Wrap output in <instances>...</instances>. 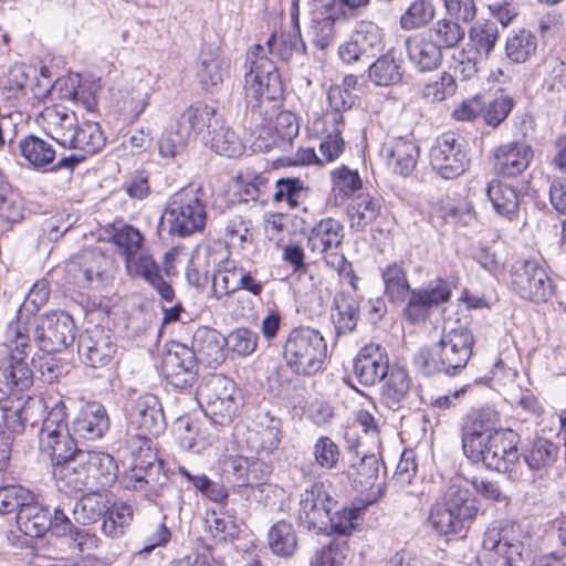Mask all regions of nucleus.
<instances>
[{
  "mask_svg": "<svg viewBox=\"0 0 566 566\" xmlns=\"http://www.w3.org/2000/svg\"><path fill=\"white\" fill-rule=\"evenodd\" d=\"M227 346L226 337L212 328H199L192 339V347L197 363L202 361L209 366H219L224 361Z\"/></svg>",
  "mask_w": 566,
  "mask_h": 566,
  "instance_id": "obj_26",
  "label": "nucleus"
},
{
  "mask_svg": "<svg viewBox=\"0 0 566 566\" xmlns=\"http://www.w3.org/2000/svg\"><path fill=\"white\" fill-rule=\"evenodd\" d=\"M388 166L398 175L407 177L417 167L419 146L411 137H394L384 145Z\"/></svg>",
  "mask_w": 566,
  "mask_h": 566,
  "instance_id": "obj_23",
  "label": "nucleus"
},
{
  "mask_svg": "<svg viewBox=\"0 0 566 566\" xmlns=\"http://www.w3.org/2000/svg\"><path fill=\"white\" fill-rule=\"evenodd\" d=\"M336 19L332 13L315 12L310 25L308 34L316 48L324 50L336 39Z\"/></svg>",
  "mask_w": 566,
  "mask_h": 566,
  "instance_id": "obj_53",
  "label": "nucleus"
},
{
  "mask_svg": "<svg viewBox=\"0 0 566 566\" xmlns=\"http://www.w3.org/2000/svg\"><path fill=\"white\" fill-rule=\"evenodd\" d=\"M77 352L84 364L92 368H102L113 359L116 345L108 332L95 326L80 335Z\"/></svg>",
  "mask_w": 566,
  "mask_h": 566,
  "instance_id": "obj_18",
  "label": "nucleus"
},
{
  "mask_svg": "<svg viewBox=\"0 0 566 566\" xmlns=\"http://www.w3.org/2000/svg\"><path fill=\"white\" fill-rule=\"evenodd\" d=\"M209 138L205 137L206 144H210L211 149L217 154L234 158L240 156L244 146L234 130L230 127L223 126L218 118V125L209 130Z\"/></svg>",
  "mask_w": 566,
  "mask_h": 566,
  "instance_id": "obj_39",
  "label": "nucleus"
},
{
  "mask_svg": "<svg viewBox=\"0 0 566 566\" xmlns=\"http://www.w3.org/2000/svg\"><path fill=\"white\" fill-rule=\"evenodd\" d=\"M511 286L521 298L536 304L547 302L555 292L553 279L536 260H524L513 265Z\"/></svg>",
  "mask_w": 566,
  "mask_h": 566,
  "instance_id": "obj_9",
  "label": "nucleus"
},
{
  "mask_svg": "<svg viewBox=\"0 0 566 566\" xmlns=\"http://www.w3.org/2000/svg\"><path fill=\"white\" fill-rule=\"evenodd\" d=\"M107 502L97 490L83 495L74 505L73 516L76 523L88 525L97 522L106 513Z\"/></svg>",
  "mask_w": 566,
  "mask_h": 566,
  "instance_id": "obj_47",
  "label": "nucleus"
},
{
  "mask_svg": "<svg viewBox=\"0 0 566 566\" xmlns=\"http://www.w3.org/2000/svg\"><path fill=\"white\" fill-rule=\"evenodd\" d=\"M390 369L388 352L378 343L370 342L364 345L353 359V375L364 387L381 382Z\"/></svg>",
  "mask_w": 566,
  "mask_h": 566,
  "instance_id": "obj_13",
  "label": "nucleus"
},
{
  "mask_svg": "<svg viewBox=\"0 0 566 566\" xmlns=\"http://www.w3.org/2000/svg\"><path fill=\"white\" fill-rule=\"evenodd\" d=\"M485 191L494 210L499 214L510 216L517 211L520 200L515 188L497 179H492L488 184Z\"/></svg>",
  "mask_w": 566,
  "mask_h": 566,
  "instance_id": "obj_44",
  "label": "nucleus"
},
{
  "mask_svg": "<svg viewBox=\"0 0 566 566\" xmlns=\"http://www.w3.org/2000/svg\"><path fill=\"white\" fill-rule=\"evenodd\" d=\"M50 526L49 532L55 536H67L73 538L81 551H84L86 545H96V536L88 534L86 531L75 526L65 512L59 506L54 510V513H50Z\"/></svg>",
  "mask_w": 566,
  "mask_h": 566,
  "instance_id": "obj_42",
  "label": "nucleus"
},
{
  "mask_svg": "<svg viewBox=\"0 0 566 566\" xmlns=\"http://www.w3.org/2000/svg\"><path fill=\"white\" fill-rule=\"evenodd\" d=\"M352 39L366 52L367 60L384 49V32L376 23L361 20L356 23Z\"/></svg>",
  "mask_w": 566,
  "mask_h": 566,
  "instance_id": "obj_48",
  "label": "nucleus"
},
{
  "mask_svg": "<svg viewBox=\"0 0 566 566\" xmlns=\"http://www.w3.org/2000/svg\"><path fill=\"white\" fill-rule=\"evenodd\" d=\"M129 276L144 279L148 284L160 275L159 265L150 254L142 252L125 262Z\"/></svg>",
  "mask_w": 566,
  "mask_h": 566,
  "instance_id": "obj_62",
  "label": "nucleus"
},
{
  "mask_svg": "<svg viewBox=\"0 0 566 566\" xmlns=\"http://www.w3.org/2000/svg\"><path fill=\"white\" fill-rule=\"evenodd\" d=\"M326 356L324 337L310 327L292 329L283 346V358L287 367L300 376H312L319 371Z\"/></svg>",
  "mask_w": 566,
  "mask_h": 566,
  "instance_id": "obj_5",
  "label": "nucleus"
},
{
  "mask_svg": "<svg viewBox=\"0 0 566 566\" xmlns=\"http://www.w3.org/2000/svg\"><path fill=\"white\" fill-rule=\"evenodd\" d=\"M282 437L281 419L266 411L256 415L255 429L249 443L256 453L271 454L279 448Z\"/></svg>",
  "mask_w": 566,
  "mask_h": 566,
  "instance_id": "obj_24",
  "label": "nucleus"
},
{
  "mask_svg": "<svg viewBox=\"0 0 566 566\" xmlns=\"http://www.w3.org/2000/svg\"><path fill=\"white\" fill-rule=\"evenodd\" d=\"M84 458L96 490L112 485L118 471L115 459L102 451H84Z\"/></svg>",
  "mask_w": 566,
  "mask_h": 566,
  "instance_id": "obj_36",
  "label": "nucleus"
},
{
  "mask_svg": "<svg viewBox=\"0 0 566 566\" xmlns=\"http://www.w3.org/2000/svg\"><path fill=\"white\" fill-rule=\"evenodd\" d=\"M197 399L206 417L219 426H229L241 406L234 381L219 374L209 375L199 384Z\"/></svg>",
  "mask_w": 566,
  "mask_h": 566,
  "instance_id": "obj_6",
  "label": "nucleus"
},
{
  "mask_svg": "<svg viewBox=\"0 0 566 566\" xmlns=\"http://www.w3.org/2000/svg\"><path fill=\"white\" fill-rule=\"evenodd\" d=\"M344 239V227L334 218H324L311 230L307 247L313 253L322 255L327 265L338 272H344L350 264L338 250Z\"/></svg>",
  "mask_w": 566,
  "mask_h": 566,
  "instance_id": "obj_11",
  "label": "nucleus"
},
{
  "mask_svg": "<svg viewBox=\"0 0 566 566\" xmlns=\"http://www.w3.org/2000/svg\"><path fill=\"white\" fill-rule=\"evenodd\" d=\"M348 546L346 541H333L331 544L316 551L311 558V566H340L347 558Z\"/></svg>",
  "mask_w": 566,
  "mask_h": 566,
  "instance_id": "obj_63",
  "label": "nucleus"
},
{
  "mask_svg": "<svg viewBox=\"0 0 566 566\" xmlns=\"http://www.w3.org/2000/svg\"><path fill=\"white\" fill-rule=\"evenodd\" d=\"M434 17V6L430 0H415L400 17L403 30H415L429 23Z\"/></svg>",
  "mask_w": 566,
  "mask_h": 566,
  "instance_id": "obj_59",
  "label": "nucleus"
},
{
  "mask_svg": "<svg viewBox=\"0 0 566 566\" xmlns=\"http://www.w3.org/2000/svg\"><path fill=\"white\" fill-rule=\"evenodd\" d=\"M559 453V448L554 442L539 438L536 439L528 453L525 455V461L530 469L541 470L553 465Z\"/></svg>",
  "mask_w": 566,
  "mask_h": 566,
  "instance_id": "obj_56",
  "label": "nucleus"
},
{
  "mask_svg": "<svg viewBox=\"0 0 566 566\" xmlns=\"http://www.w3.org/2000/svg\"><path fill=\"white\" fill-rule=\"evenodd\" d=\"M379 460L375 454L364 455L358 463L349 468L348 476L356 486L371 488L378 479Z\"/></svg>",
  "mask_w": 566,
  "mask_h": 566,
  "instance_id": "obj_60",
  "label": "nucleus"
},
{
  "mask_svg": "<svg viewBox=\"0 0 566 566\" xmlns=\"http://www.w3.org/2000/svg\"><path fill=\"white\" fill-rule=\"evenodd\" d=\"M56 486L64 493H77L96 490L91 472L84 458V452L53 469Z\"/></svg>",
  "mask_w": 566,
  "mask_h": 566,
  "instance_id": "obj_21",
  "label": "nucleus"
},
{
  "mask_svg": "<svg viewBox=\"0 0 566 566\" xmlns=\"http://www.w3.org/2000/svg\"><path fill=\"white\" fill-rule=\"evenodd\" d=\"M382 381L381 403L391 410H399L403 407L411 390V379L408 371L398 365H394Z\"/></svg>",
  "mask_w": 566,
  "mask_h": 566,
  "instance_id": "obj_28",
  "label": "nucleus"
},
{
  "mask_svg": "<svg viewBox=\"0 0 566 566\" xmlns=\"http://www.w3.org/2000/svg\"><path fill=\"white\" fill-rule=\"evenodd\" d=\"M109 428L106 408L97 402L90 401L84 405L73 420V432L80 438L94 441L104 437Z\"/></svg>",
  "mask_w": 566,
  "mask_h": 566,
  "instance_id": "obj_22",
  "label": "nucleus"
},
{
  "mask_svg": "<svg viewBox=\"0 0 566 566\" xmlns=\"http://www.w3.org/2000/svg\"><path fill=\"white\" fill-rule=\"evenodd\" d=\"M518 443V433L505 428L465 457L472 463L482 462L489 470L507 473L513 470L520 460Z\"/></svg>",
  "mask_w": 566,
  "mask_h": 566,
  "instance_id": "obj_8",
  "label": "nucleus"
},
{
  "mask_svg": "<svg viewBox=\"0 0 566 566\" xmlns=\"http://www.w3.org/2000/svg\"><path fill=\"white\" fill-rule=\"evenodd\" d=\"M39 407L40 403L30 397L23 401L19 398L17 406L0 403V437L4 434V428L10 432L21 433L28 423L33 426L31 416Z\"/></svg>",
  "mask_w": 566,
  "mask_h": 566,
  "instance_id": "obj_32",
  "label": "nucleus"
},
{
  "mask_svg": "<svg viewBox=\"0 0 566 566\" xmlns=\"http://www.w3.org/2000/svg\"><path fill=\"white\" fill-rule=\"evenodd\" d=\"M218 125L216 109L205 103H196L186 108L177 120L185 134L189 137L193 132L200 134L207 128L208 132Z\"/></svg>",
  "mask_w": 566,
  "mask_h": 566,
  "instance_id": "obj_35",
  "label": "nucleus"
},
{
  "mask_svg": "<svg viewBox=\"0 0 566 566\" xmlns=\"http://www.w3.org/2000/svg\"><path fill=\"white\" fill-rule=\"evenodd\" d=\"M105 143L106 138L99 124L92 120H83L78 124L69 148L91 156L101 151Z\"/></svg>",
  "mask_w": 566,
  "mask_h": 566,
  "instance_id": "obj_41",
  "label": "nucleus"
},
{
  "mask_svg": "<svg viewBox=\"0 0 566 566\" xmlns=\"http://www.w3.org/2000/svg\"><path fill=\"white\" fill-rule=\"evenodd\" d=\"M405 74L403 62L391 49L378 56L368 66V78L376 86L388 87L399 84Z\"/></svg>",
  "mask_w": 566,
  "mask_h": 566,
  "instance_id": "obj_31",
  "label": "nucleus"
},
{
  "mask_svg": "<svg viewBox=\"0 0 566 566\" xmlns=\"http://www.w3.org/2000/svg\"><path fill=\"white\" fill-rule=\"evenodd\" d=\"M202 197L200 187H185L169 197L163 219L171 235L187 238L205 229L207 210Z\"/></svg>",
  "mask_w": 566,
  "mask_h": 566,
  "instance_id": "obj_4",
  "label": "nucleus"
},
{
  "mask_svg": "<svg viewBox=\"0 0 566 566\" xmlns=\"http://www.w3.org/2000/svg\"><path fill=\"white\" fill-rule=\"evenodd\" d=\"M430 164L444 179L461 176L469 165L463 139L450 133L438 137L430 149Z\"/></svg>",
  "mask_w": 566,
  "mask_h": 566,
  "instance_id": "obj_12",
  "label": "nucleus"
},
{
  "mask_svg": "<svg viewBox=\"0 0 566 566\" xmlns=\"http://www.w3.org/2000/svg\"><path fill=\"white\" fill-rule=\"evenodd\" d=\"M331 317L337 336L352 333L359 319V302L347 293L335 294L331 310Z\"/></svg>",
  "mask_w": 566,
  "mask_h": 566,
  "instance_id": "obj_30",
  "label": "nucleus"
},
{
  "mask_svg": "<svg viewBox=\"0 0 566 566\" xmlns=\"http://www.w3.org/2000/svg\"><path fill=\"white\" fill-rule=\"evenodd\" d=\"M385 295L389 301L403 302L411 291L407 273L401 263L394 262L381 270Z\"/></svg>",
  "mask_w": 566,
  "mask_h": 566,
  "instance_id": "obj_46",
  "label": "nucleus"
},
{
  "mask_svg": "<svg viewBox=\"0 0 566 566\" xmlns=\"http://www.w3.org/2000/svg\"><path fill=\"white\" fill-rule=\"evenodd\" d=\"M537 49V38L528 30L521 29L507 36L505 54L515 63L527 61Z\"/></svg>",
  "mask_w": 566,
  "mask_h": 566,
  "instance_id": "obj_49",
  "label": "nucleus"
},
{
  "mask_svg": "<svg viewBox=\"0 0 566 566\" xmlns=\"http://www.w3.org/2000/svg\"><path fill=\"white\" fill-rule=\"evenodd\" d=\"M109 266V258L99 249L91 248L71 258L65 264V271L71 283L86 287L103 282Z\"/></svg>",
  "mask_w": 566,
  "mask_h": 566,
  "instance_id": "obj_15",
  "label": "nucleus"
},
{
  "mask_svg": "<svg viewBox=\"0 0 566 566\" xmlns=\"http://www.w3.org/2000/svg\"><path fill=\"white\" fill-rule=\"evenodd\" d=\"M270 551L283 558L294 555L297 548V536L293 525L284 520L279 521L268 532Z\"/></svg>",
  "mask_w": 566,
  "mask_h": 566,
  "instance_id": "obj_40",
  "label": "nucleus"
},
{
  "mask_svg": "<svg viewBox=\"0 0 566 566\" xmlns=\"http://www.w3.org/2000/svg\"><path fill=\"white\" fill-rule=\"evenodd\" d=\"M125 417L129 430L137 431L133 439L147 443V436H158L166 427L160 401L155 395L146 394L132 399L125 406Z\"/></svg>",
  "mask_w": 566,
  "mask_h": 566,
  "instance_id": "obj_10",
  "label": "nucleus"
},
{
  "mask_svg": "<svg viewBox=\"0 0 566 566\" xmlns=\"http://www.w3.org/2000/svg\"><path fill=\"white\" fill-rule=\"evenodd\" d=\"M473 345L472 332L458 326L444 332L434 345L416 353L413 364L426 376L441 373L454 375L468 365Z\"/></svg>",
  "mask_w": 566,
  "mask_h": 566,
  "instance_id": "obj_2",
  "label": "nucleus"
},
{
  "mask_svg": "<svg viewBox=\"0 0 566 566\" xmlns=\"http://www.w3.org/2000/svg\"><path fill=\"white\" fill-rule=\"evenodd\" d=\"M405 46L408 60L420 72L433 71L441 64L442 50L426 33L406 39Z\"/></svg>",
  "mask_w": 566,
  "mask_h": 566,
  "instance_id": "obj_25",
  "label": "nucleus"
},
{
  "mask_svg": "<svg viewBox=\"0 0 566 566\" xmlns=\"http://www.w3.org/2000/svg\"><path fill=\"white\" fill-rule=\"evenodd\" d=\"M22 218V205L0 171V219L7 223H17Z\"/></svg>",
  "mask_w": 566,
  "mask_h": 566,
  "instance_id": "obj_58",
  "label": "nucleus"
},
{
  "mask_svg": "<svg viewBox=\"0 0 566 566\" xmlns=\"http://www.w3.org/2000/svg\"><path fill=\"white\" fill-rule=\"evenodd\" d=\"M308 188L298 178H280L275 182L273 200L285 201L291 208H297L308 197Z\"/></svg>",
  "mask_w": 566,
  "mask_h": 566,
  "instance_id": "obj_54",
  "label": "nucleus"
},
{
  "mask_svg": "<svg viewBox=\"0 0 566 566\" xmlns=\"http://www.w3.org/2000/svg\"><path fill=\"white\" fill-rule=\"evenodd\" d=\"M62 432L64 434L70 433L66 422V406L65 402L60 399L51 407V410L42 422L39 432V443L59 438L62 436Z\"/></svg>",
  "mask_w": 566,
  "mask_h": 566,
  "instance_id": "obj_55",
  "label": "nucleus"
},
{
  "mask_svg": "<svg viewBox=\"0 0 566 566\" xmlns=\"http://www.w3.org/2000/svg\"><path fill=\"white\" fill-rule=\"evenodd\" d=\"M334 505L335 501L327 493L323 483L312 484L304 490L300 497V523L308 531H324Z\"/></svg>",
  "mask_w": 566,
  "mask_h": 566,
  "instance_id": "obj_14",
  "label": "nucleus"
},
{
  "mask_svg": "<svg viewBox=\"0 0 566 566\" xmlns=\"http://www.w3.org/2000/svg\"><path fill=\"white\" fill-rule=\"evenodd\" d=\"M109 240L117 247L119 254L124 256L126 262L127 259L138 253L144 237L138 229L128 224H120L113 227Z\"/></svg>",
  "mask_w": 566,
  "mask_h": 566,
  "instance_id": "obj_52",
  "label": "nucleus"
},
{
  "mask_svg": "<svg viewBox=\"0 0 566 566\" xmlns=\"http://www.w3.org/2000/svg\"><path fill=\"white\" fill-rule=\"evenodd\" d=\"M464 34V29L451 18L438 20L426 32L441 50L455 48Z\"/></svg>",
  "mask_w": 566,
  "mask_h": 566,
  "instance_id": "obj_50",
  "label": "nucleus"
},
{
  "mask_svg": "<svg viewBox=\"0 0 566 566\" xmlns=\"http://www.w3.org/2000/svg\"><path fill=\"white\" fill-rule=\"evenodd\" d=\"M244 69V99L252 114L272 119L279 107L282 82L277 66L268 57L266 49L254 44L247 53Z\"/></svg>",
  "mask_w": 566,
  "mask_h": 566,
  "instance_id": "obj_1",
  "label": "nucleus"
},
{
  "mask_svg": "<svg viewBox=\"0 0 566 566\" xmlns=\"http://www.w3.org/2000/svg\"><path fill=\"white\" fill-rule=\"evenodd\" d=\"M358 76L348 74L344 76L340 85H333L327 92L328 106L331 108L327 114L333 124L344 123V113L350 111L357 103L358 96L353 92L357 90Z\"/></svg>",
  "mask_w": 566,
  "mask_h": 566,
  "instance_id": "obj_27",
  "label": "nucleus"
},
{
  "mask_svg": "<svg viewBox=\"0 0 566 566\" xmlns=\"http://www.w3.org/2000/svg\"><path fill=\"white\" fill-rule=\"evenodd\" d=\"M532 158L533 149L530 145L510 142L494 150L493 169L499 176L514 178L528 167Z\"/></svg>",
  "mask_w": 566,
  "mask_h": 566,
  "instance_id": "obj_19",
  "label": "nucleus"
},
{
  "mask_svg": "<svg viewBox=\"0 0 566 566\" xmlns=\"http://www.w3.org/2000/svg\"><path fill=\"white\" fill-rule=\"evenodd\" d=\"M503 429L500 424V416L495 410L491 408L472 410L462 426L463 453L467 455L475 448H480L484 441Z\"/></svg>",
  "mask_w": 566,
  "mask_h": 566,
  "instance_id": "obj_17",
  "label": "nucleus"
},
{
  "mask_svg": "<svg viewBox=\"0 0 566 566\" xmlns=\"http://www.w3.org/2000/svg\"><path fill=\"white\" fill-rule=\"evenodd\" d=\"M20 323L28 328L29 344L31 336L38 347L46 353H59L73 344L76 335V327L71 315L63 311L52 312L34 319V322Z\"/></svg>",
  "mask_w": 566,
  "mask_h": 566,
  "instance_id": "obj_7",
  "label": "nucleus"
},
{
  "mask_svg": "<svg viewBox=\"0 0 566 566\" xmlns=\"http://www.w3.org/2000/svg\"><path fill=\"white\" fill-rule=\"evenodd\" d=\"M427 523L440 536L460 534L465 530L461 518H458L442 501L431 505Z\"/></svg>",
  "mask_w": 566,
  "mask_h": 566,
  "instance_id": "obj_43",
  "label": "nucleus"
},
{
  "mask_svg": "<svg viewBox=\"0 0 566 566\" xmlns=\"http://www.w3.org/2000/svg\"><path fill=\"white\" fill-rule=\"evenodd\" d=\"M4 346L10 357L8 365L0 367V403L9 405V396L14 389L23 391L33 382V373L24 361L32 348L28 328L20 323H10L6 331Z\"/></svg>",
  "mask_w": 566,
  "mask_h": 566,
  "instance_id": "obj_3",
  "label": "nucleus"
},
{
  "mask_svg": "<svg viewBox=\"0 0 566 566\" xmlns=\"http://www.w3.org/2000/svg\"><path fill=\"white\" fill-rule=\"evenodd\" d=\"M457 91L454 77L442 72L434 81L428 82L422 88V97L431 103L442 102L452 96Z\"/></svg>",
  "mask_w": 566,
  "mask_h": 566,
  "instance_id": "obj_64",
  "label": "nucleus"
},
{
  "mask_svg": "<svg viewBox=\"0 0 566 566\" xmlns=\"http://www.w3.org/2000/svg\"><path fill=\"white\" fill-rule=\"evenodd\" d=\"M39 448L41 453L50 459L53 469L66 463V461H71V459L77 457L80 452H84V450L76 447L70 433L64 434L63 432L59 438L39 443Z\"/></svg>",
  "mask_w": 566,
  "mask_h": 566,
  "instance_id": "obj_45",
  "label": "nucleus"
},
{
  "mask_svg": "<svg viewBox=\"0 0 566 566\" xmlns=\"http://www.w3.org/2000/svg\"><path fill=\"white\" fill-rule=\"evenodd\" d=\"M380 208L379 200L368 193L354 197L347 207L350 227L356 230L365 229L379 216Z\"/></svg>",
  "mask_w": 566,
  "mask_h": 566,
  "instance_id": "obj_38",
  "label": "nucleus"
},
{
  "mask_svg": "<svg viewBox=\"0 0 566 566\" xmlns=\"http://www.w3.org/2000/svg\"><path fill=\"white\" fill-rule=\"evenodd\" d=\"M266 46L271 53H275L282 61H289L294 52H305L306 46L302 40L301 32L282 33L279 41L272 34L268 41Z\"/></svg>",
  "mask_w": 566,
  "mask_h": 566,
  "instance_id": "obj_61",
  "label": "nucleus"
},
{
  "mask_svg": "<svg viewBox=\"0 0 566 566\" xmlns=\"http://www.w3.org/2000/svg\"><path fill=\"white\" fill-rule=\"evenodd\" d=\"M163 373L167 381L179 389L191 387L198 376V363L192 349L174 344L163 357Z\"/></svg>",
  "mask_w": 566,
  "mask_h": 566,
  "instance_id": "obj_16",
  "label": "nucleus"
},
{
  "mask_svg": "<svg viewBox=\"0 0 566 566\" xmlns=\"http://www.w3.org/2000/svg\"><path fill=\"white\" fill-rule=\"evenodd\" d=\"M230 61L213 53H201L198 77L202 85L214 86L229 74Z\"/></svg>",
  "mask_w": 566,
  "mask_h": 566,
  "instance_id": "obj_51",
  "label": "nucleus"
},
{
  "mask_svg": "<svg viewBox=\"0 0 566 566\" xmlns=\"http://www.w3.org/2000/svg\"><path fill=\"white\" fill-rule=\"evenodd\" d=\"M19 149L21 156L38 169L48 167L56 157V151L51 143L32 134L24 136L19 142Z\"/></svg>",
  "mask_w": 566,
  "mask_h": 566,
  "instance_id": "obj_37",
  "label": "nucleus"
},
{
  "mask_svg": "<svg viewBox=\"0 0 566 566\" xmlns=\"http://www.w3.org/2000/svg\"><path fill=\"white\" fill-rule=\"evenodd\" d=\"M446 506L458 517L467 527L478 515L479 505L476 499L470 490L457 484H450L441 500Z\"/></svg>",
  "mask_w": 566,
  "mask_h": 566,
  "instance_id": "obj_34",
  "label": "nucleus"
},
{
  "mask_svg": "<svg viewBox=\"0 0 566 566\" xmlns=\"http://www.w3.org/2000/svg\"><path fill=\"white\" fill-rule=\"evenodd\" d=\"M521 525L514 521H503L500 526L489 527L483 536V549L493 555L512 554L522 556Z\"/></svg>",
  "mask_w": 566,
  "mask_h": 566,
  "instance_id": "obj_20",
  "label": "nucleus"
},
{
  "mask_svg": "<svg viewBox=\"0 0 566 566\" xmlns=\"http://www.w3.org/2000/svg\"><path fill=\"white\" fill-rule=\"evenodd\" d=\"M17 524L19 530L30 537H41L49 532L50 510L40 504L33 494L32 501H29L20 512L17 513Z\"/></svg>",
  "mask_w": 566,
  "mask_h": 566,
  "instance_id": "obj_33",
  "label": "nucleus"
},
{
  "mask_svg": "<svg viewBox=\"0 0 566 566\" xmlns=\"http://www.w3.org/2000/svg\"><path fill=\"white\" fill-rule=\"evenodd\" d=\"M168 478L164 472V463H155L145 473L126 474L123 478L125 489H132L134 491H145L148 486L149 490H155L166 484Z\"/></svg>",
  "mask_w": 566,
  "mask_h": 566,
  "instance_id": "obj_57",
  "label": "nucleus"
},
{
  "mask_svg": "<svg viewBox=\"0 0 566 566\" xmlns=\"http://www.w3.org/2000/svg\"><path fill=\"white\" fill-rule=\"evenodd\" d=\"M46 135L63 147H70L78 126L76 114L64 107L48 108L44 113Z\"/></svg>",
  "mask_w": 566,
  "mask_h": 566,
  "instance_id": "obj_29",
  "label": "nucleus"
}]
</instances>
